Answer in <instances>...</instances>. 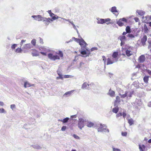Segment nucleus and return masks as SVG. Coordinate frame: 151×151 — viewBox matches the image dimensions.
<instances>
[{
    "label": "nucleus",
    "instance_id": "2eb2a0df",
    "mask_svg": "<svg viewBox=\"0 0 151 151\" xmlns=\"http://www.w3.org/2000/svg\"><path fill=\"white\" fill-rule=\"evenodd\" d=\"M85 67L84 63L83 62L80 63L79 65H78L77 68L80 70H82Z\"/></svg>",
    "mask_w": 151,
    "mask_h": 151
},
{
    "label": "nucleus",
    "instance_id": "0e129e2a",
    "mask_svg": "<svg viewBox=\"0 0 151 151\" xmlns=\"http://www.w3.org/2000/svg\"><path fill=\"white\" fill-rule=\"evenodd\" d=\"M134 19L136 22H137L139 21V18L137 17H135Z\"/></svg>",
    "mask_w": 151,
    "mask_h": 151
},
{
    "label": "nucleus",
    "instance_id": "72a5a7b5",
    "mask_svg": "<svg viewBox=\"0 0 151 151\" xmlns=\"http://www.w3.org/2000/svg\"><path fill=\"white\" fill-rule=\"evenodd\" d=\"M128 123L130 125H132L134 124V121L132 119L130 118V119H128Z\"/></svg>",
    "mask_w": 151,
    "mask_h": 151
},
{
    "label": "nucleus",
    "instance_id": "39448f33",
    "mask_svg": "<svg viewBox=\"0 0 151 151\" xmlns=\"http://www.w3.org/2000/svg\"><path fill=\"white\" fill-rule=\"evenodd\" d=\"M97 23L98 24H103L106 23L107 24L111 23L110 22H109L111 19L109 18H107L105 19H100V18H97Z\"/></svg>",
    "mask_w": 151,
    "mask_h": 151
},
{
    "label": "nucleus",
    "instance_id": "4468645a",
    "mask_svg": "<svg viewBox=\"0 0 151 151\" xmlns=\"http://www.w3.org/2000/svg\"><path fill=\"white\" fill-rule=\"evenodd\" d=\"M146 146L144 145L139 144V151H145Z\"/></svg>",
    "mask_w": 151,
    "mask_h": 151
},
{
    "label": "nucleus",
    "instance_id": "09e8293b",
    "mask_svg": "<svg viewBox=\"0 0 151 151\" xmlns=\"http://www.w3.org/2000/svg\"><path fill=\"white\" fill-rule=\"evenodd\" d=\"M73 136L76 139H80V137L79 136H77L76 134H74L73 135Z\"/></svg>",
    "mask_w": 151,
    "mask_h": 151
},
{
    "label": "nucleus",
    "instance_id": "4d7b16f0",
    "mask_svg": "<svg viewBox=\"0 0 151 151\" xmlns=\"http://www.w3.org/2000/svg\"><path fill=\"white\" fill-rule=\"evenodd\" d=\"M40 53L42 55H45L46 56L47 55V53L46 52H40Z\"/></svg>",
    "mask_w": 151,
    "mask_h": 151
},
{
    "label": "nucleus",
    "instance_id": "69168bd1",
    "mask_svg": "<svg viewBox=\"0 0 151 151\" xmlns=\"http://www.w3.org/2000/svg\"><path fill=\"white\" fill-rule=\"evenodd\" d=\"M147 72L151 76V70H147Z\"/></svg>",
    "mask_w": 151,
    "mask_h": 151
},
{
    "label": "nucleus",
    "instance_id": "5701e85b",
    "mask_svg": "<svg viewBox=\"0 0 151 151\" xmlns=\"http://www.w3.org/2000/svg\"><path fill=\"white\" fill-rule=\"evenodd\" d=\"M89 85L86 82H85L82 84L81 88L82 89H86L87 86H88Z\"/></svg>",
    "mask_w": 151,
    "mask_h": 151
},
{
    "label": "nucleus",
    "instance_id": "9d476101",
    "mask_svg": "<svg viewBox=\"0 0 151 151\" xmlns=\"http://www.w3.org/2000/svg\"><path fill=\"white\" fill-rule=\"evenodd\" d=\"M32 47V45L30 44H27L24 45L22 47L23 49L28 50L31 49Z\"/></svg>",
    "mask_w": 151,
    "mask_h": 151
},
{
    "label": "nucleus",
    "instance_id": "7c9ffc66",
    "mask_svg": "<svg viewBox=\"0 0 151 151\" xmlns=\"http://www.w3.org/2000/svg\"><path fill=\"white\" fill-rule=\"evenodd\" d=\"M116 23L120 26H122L124 25L123 23L122 22V21L120 19L118 20H116Z\"/></svg>",
    "mask_w": 151,
    "mask_h": 151
},
{
    "label": "nucleus",
    "instance_id": "ddd939ff",
    "mask_svg": "<svg viewBox=\"0 0 151 151\" xmlns=\"http://www.w3.org/2000/svg\"><path fill=\"white\" fill-rule=\"evenodd\" d=\"M32 54L33 56H37L39 55L40 52L35 49L32 50Z\"/></svg>",
    "mask_w": 151,
    "mask_h": 151
},
{
    "label": "nucleus",
    "instance_id": "774afa93",
    "mask_svg": "<svg viewBox=\"0 0 151 151\" xmlns=\"http://www.w3.org/2000/svg\"><path fill=\"white\" fill-rule=\"evenodd\" d=\"M57 73L59 76L62 75V73L60 72H59V71H58V70L57 71Z\"/></svg>",
    "mask_w": 151,
    "mask_h": 151
},
{
    "label": "nucleus",
    "instance_id": "680f3d73",
    "mask_svg": "<svg viewBox=\"0 0 151 151\" xmlns=\"http://www.w3.org/2000/svg\"><path fill=\"white\" fill-rule=\"evenodd\" d=\"M122 115L124 119L126 116V115H127L126 114V113L125 112H123V114H122Z\"/></svg>",
    "mask_w": 151,
    "mask_h": 151
},
{
    "label": "nucleus",
    "instance_id": "cd10ccee",
    "mask_svg": "<svg viewBox=\"0 0 151 151\" xmlns=\"http://www.w3.org/2000/svg\"><path fill=\"white\" fill-rule=\"evenodd\" d=\"M109 94L111 97H113L114 96L115 92L114 91L111 90V89L109 90Z\"/></svg>",
    "mask_w": 151,
    "mask_h": 151
},
{
    "label": "nucleus",
    "instance_id": "bb28decb",
    "mask_svg": "<svg viewBox=\"0 0 151 151\" xmlns=\"http://www.w3.org/2000/svg\"><path fill=\"white\" fill-rule=\"evenodd\" d=\"M69 119V118L68 117H66L63 119H59L58 120L63 123H66L68 122Z\"/></svg>",
    "mask_w": 151,
    "mask_h": 151
},
{
    "label": "nucleus",
    "instance_id": "de8ad7c7",
    "mask_svg": "<svg viewBox=\"0 0 151 151\" xmlns=\"http://www.w3.org/2000/svg\"><path fill=\"white\" fill-rule=\"evenodd\" d=\"M111 58V59L112 61V62H113V63H115V62L117 61L118 60L117 59H116L113 58V57H112V58Z\"/></svg>",
    "mask_w": 151,
    "mask_h": 151
},
{
    "label": "nucleus",
    "instance_id": "bf43d9fd",
    "mask_svg": "<svg viewBox=\"0 0 151 151\" xmlns=\"http://www.w3.org/2000/svg\"><path fill=\"white\" fill-rule=\"evenodd\" d=\"M34 147L37 149H39L40 148V147L38 145H34Z\"/></svg>",
    "mask_w": 151,
    "mask_h": 151
},
{
    "label": "nucleus",
    "instance_id": "c756f323",
    "mask_svg": "<svg viewBox=\"0 0 151 151\" xmlns=\"http://www.w3.org/2000/svg\"><path fill=\"white\" fill-rule=\"evenodd\" d=\"M86 124V126L89 127H91L94 125V124L93 123L90 122H88Z\"/></svg>",
    "mask_w": 151,
    "mask_h": 151
},
{
    "label": "nucleus",
    "instance_id": "c9c22d12",
    "mask_svg": "<svg viewBox=\"0 0 151 151\" xmlns=\"http://www.w3.org/2000/svg\"><path fill=\"white\" fill-rule=\"evenodd\" d=\"M6 111L3 108H0V113L6 114Z\"/></svg>",
    "mask_w": 151,
    "mask_h": 151
},
{
    "label": "nucleus",
    "instance_id": "052dcab7",
    "mask_svg": "<svg viewBox=\"0 0 151 151\" xmlns=\"http://www.w3.org/2000/svg\"><path fill=\"white\" fill-rule=\"evenodd\" d=\"M102 57L103 59V60L104 61V64H105L106 61V57L104 56H103Z\"/></svg>",
    "mask_w": 151,
    "mask_h": 151
},
{
    "label": "nucleus",
    "instance_id": "c03bdc74",
    "mask_svg": "<svg viewBox=\"0 0 151 151\" xmlns=\"http://www.w3.org/2000/svg\"><path fill=\"white\" fill-rule=\"evenodd\" d=\"M10 108L12 110H13L16 108L15 105L14 104L11 105H10Z\"/></svg>",
    "mask_w": 151,
    "mask_h": 151
},
{
    "label": "nucleus",
    "instance_id": "6e6552de",
    "mask_svg": "<svg viewBox=\"0 0 151 151\" xmlns=\"http://www.w3.org/2000/svg\"><path fill=\"white\" fill-rule=\"evenodd\" d=\"M78 40L79 42V43L81 47H83L85 49V50H86V45H87V44L86 42L83 39H79Z\"/></svg>",
    "mask_w": 151,
    "mask_h": 151
},
{
    "label": "nucleus",
    "instance_id": "b1692460",
    "mask_svg": "<svg viewBox=\"0 0 151 151\" xmlns=\"http://www.w3.org/2000/svg\"><path fill=\"white\" fill-rule=\"evenodd\" d=\"M33 125V124H26L24 125V127L26 129H28L31 128L32 126Z\"/></svg>",
    "mask_w": 151,
    "mask_h": 151
},
{
    "label": "nucleus",
    "instance_id": "f03ea898",
    "mask_svg": "<svg viewBox=\"0 0 151 151\" xmlns=\"http://www.w3.org/2000/svg\"><path fill=\"white\" fill-rule=\"evenodd\" d=\"M97 50V48L96 47H92L91 50V51L87 49H86V50H85L84 49L82 48L81 53L82 55V56L83 57H86L89 56L91 51H93L94 50Z\"/></svg>",
    "mask_w": 151,
    "mask_h": 151
},
{
    "label": "nucleus",
    "instance_id": "6e6d98bb",
    "mask_svg": "<svg viewBox=\"0 0 151 151\" xmlns=\"http://www.w3.org/2000/svg\"><path fill=\"white\" fill-rule=\"evenodd\" d=\"M122 115V113H119L117 114L116 115V117H119L121 116Z\"/></svg>",
    "mask_w": 151,
    "mask_h": 151
},
{
    "label": "nucleus",
    "instance_id": "5fc2aeb1",
    "mask_svg": "<svg viewBox=\"0 0 151 151\" xmlns=\"http://www.w3.org/2000/svg\"><path fill=\"white\" fill-rule=\"evenodd\" d=\"M120 19L121 20L122 22L123 21L125 22H127V19L125 18H123L122 19Z\"/></svg>",
    "mask_w": 151,
    "mask_h": 151
},
{
    "label": "nucleus",
    "instance_id": "6ab92c4d",
    "mask_svg": "<svg viewBox=\"0 0 151 151\" xmlns=\"http://www.w3.org/2000/svg\"><path fill=\"white\" fill-rule=\"evenodd\" d=\"M109 10L114 14V13L115 12H118V11L116 9V6L112 7L110 9H109Z\"/></svg>",
    "mask_w": 151,
    "mask_h": 151
},
{
    "label": "nucleus",
    "instance_id": "9b49d317",
    "mask_svg": "<svg viewBox=\"0 0 151 151\" xmlns=\"http://www.w3.org/2000/svg\"><path fill=\"white\" fill-rule=\"evenodd\" d=\"M145 56L144 55H142L139 58L138 60L139 63H142L145 61Z\"/></svg>",
    "mask_w": 151,
    "mask_h": 151
},
{
    "label": "nucleus",
    "instance_id": "20e7f679",
    "mask_svg": "<svg viewBox=\"0 0 151 151\" xmlns=\"http://www.w3.org/2000/svg\"><path fill=\"white\" fill-rule=\"evenodd\" d=\"M133 94V92L126 91L124 94H122L119 93V95H120L121 98H124L126 97L127 99L128 100L132 97Z\"/></svg>",
    "mask_w": 151,
    "mask_h": 151
},
{
    "label": "nucleus",
    "instance_id": "a878e982",
    "mask_svg": "<svg viewBox=\"0 0 151 151\" xmlns=\"http://www.w3.org/2000/svg\"><path fill=\"white\" fill-rule=\"evenodd\" d=\"M118 52H113L112 55V57L115 58L116 59H118Z\"/></svg>",
    "mask_w": 151,
    "mask_h": 151
},
{
    "label": "nucleus",
    "instance_id": "7ed1b4c3",
    "mask_svg": "<svg viewBox=\"0 0 151 151\" xmlns=\"http://www.w3.org/2000/svg\"><path fill=\"white\" fill-rule=\"evenodd\" d=\"M86 120L85 119L82 118L79 119L78 126L80 129H82L86 124Z\"/></svg>",
    "mask_w": 151,
    "mask_h": 151
},
{
    "label": "nucleus",
    "instance_id": "e2e57ef3",
    "mask_svg": "<svg viewBox=\"0 0 151 151\" xmlns=\"http://www.w3.org/2000/svg\"><path fill=\"white\" fill-rule=\"evenodd\" d=\"M56 79H63V77L62 76V75L59 76V77H57L56 78Z\"/></svg>",
    "mask_w": 151,
    "mask_h": 151
},
{
    "label": "nucleus",
    "instance_id": "4c0bfd02",
    "mask_svg": "<svg viewBox=\"0 0 151 151\" xmlns=\"http://www.w3.org/2000/svg\"><path fill=\"white\" fill-rule=\"evenodd\" d=\"M143 80L146 83H147L148 81V77L147 76H145L143 78Z\"/></svg>",
    "mask_w": 151,
    "mask_h": 151
},
{
    "label": "nucleus",
    "instance_id": "49530a36",
    "mask_svg": "<svg viewBox=\"0 0 151 151\" xmlns=\"http://www.w3.org/2000/svg\"><path fill=\"white\" fill-rule=\"evenodd\" d=\"M17 46V44H14L11 46V48L12 50L14 49Z\"/></svg>",
    "mask_w": 151,
    "mask_h": 151
},
{
    "label": "nucleus",
    "instance_id": "58836bf2",
    "mask_svg": "<svg viewBox=\"0 0 151 151\" xmlns=\"http://www.w3.org/2000/svg\"><path fill=\"white\" fill-rule=\"evenodd\" d=\"M31 43L34 46H35L36 44V40L34 39H33L31 41Z\"/></svg>",
    "mask_w": 151,
    "mask_h": 151
},
{
    "label": "nucleus",
    "instance_id": "412c9836",
    "mask_svg": "<svg viewBox=\"0 0 151 151\" xmlns=\"http://www.w3.org/2000/svg\"><path fill=\"white\" fill-rule=\"evenodd\" d=\"M133 52L129 49H127L126 51V54L128 56H130L133 54Z\"/></svg>",
    "mask_w": 151,
    "mask_h": 151
},
{
    "label": "nucleus",
    "instance_id": "a18cd8bd",
    "mask_svg": "<svg viewBox=\"0 0 151 151\" xmlns=\"http://www.w3.org/2000/svg\"><path fill=\"white\" fill-rule=\"evenodd\" d=\"M55 16H53L52 17V19L53 20H55L56 19H58V18H61V17H59L58 16H57V15H55Z\"/></svg>",
    "mask_w": 151,
    "mask_h": 151
},
{
    "label": "nucleus",
    "instance_id": "864d4df0",
    "mask_svg": "<svg viewBox=\"0 0 151 151\" xmlns=\"http://www.w3.org/2000/svg\"><path fill=\"white\" fill-rule=\"evenodd\" d=\"M127 134V132H123L122 133V135L123 136H126Z\"/></svg>",
    "mask_w": 151,
    "mask_h": 151
},
{
    "label": "nucleus",
    "instance_id": "423d86ee",
    "mask_svg": "<svg viewBox=\"0 0 151 151\" xmlns=\"http://www.w3.org/2000/svg\"><path fill=\"white\" fill-rule=\"evenodd\" d=\"M98 131L101 132H106L109 133V129L107 128V127L106 125L101 124L100 127L98 129Z\"/></svg>",
    "mask_w": 151,
    "mask_h": 151
},
{
    "label": "nucleus",
    "instance_id": "4be33fe9",
    "mask_svg": "<svg viewBox=\"0 0 151 151\" xmlns=\"http://www.w3.org/2000/svg\"><path fill=\"white\" fill-rule=\"evenodd\" d=\"M39 50L41 51H43L45 52L49 51V50L47 47H40L39 48Z\"/></svg>",
    "mask_w": 151,
    "mask_h": 151
},
{
    "label": "nucleus",
    "instance_id": "79ce46f5",
    "mask_svg": "<svg viewBox=\"0 0 151 151\" xmlns=\"http://www.w3.org/2000/svg\"><path fill=\"white\" fill-rule=\"evenodd\" d=\"M73 76L72 75H65L64 76V78H73Z\"/></svg>",
    "mask_w": 151,
    "mask_h": 151
},
{
    "label": "nucleus",
    "instance_id": "603ef678",
    "mask_svg": "<svg viewBox=\"0 0 151 151\" xmlns=\"http://www.w3.org/2000/svg\"><path fill=\"white\" fill-rule=\"evenodd\" d=\"M80 55H78L76 56L75 57V59L73 60V61H76L77 60H78V56Z\"/></svg>",
    "mask_w": 151,
    "mask_h": 151
},
{
    "label": "nucleus",
    "instance_id": "338daca9",
    "mask_svg": "<svg viewBox=\"0 0 151 151\" xmlns=\"http://www.w3.org/2000/svg\"><path fill=\"white\" fill-rule=\"evenodd\" d=\"M4 105V103L1 101H0V106H3Z\"/></svg>",
    "mask_w": 151,
    "mask_h": 151
},
{
    "label": "nucleus",
    "instance_id": "13d9d810",
    "mask_svg": "<svg viewBox=\"0 0 151 151\" xmlns=\"http://www.w3.org/2000/svg\"><path fill=\"white\" fill-rule=\"evenodd\" d=\"M71 24L72 25L73 28L75 29H77V28H76L75 25L73 24V22H71Z\"/></svg>",
    "mask_w": 151,
    "mask_h": 151
},
{
    "label": "nucleus",
    "instance_id": "393cba45",
    "mask_svg": "<svg viewBox=\"0 0 151 151\" xmlns=\"http://www.w3.org/2000/svg\"><path fill=\"white\" fill-rule=\"evenodd\" d=\"M127 36V37H128L129 40H132L135 38V36L132 34L129 33Z\"/></svg>",
    "mask_w": 151,
    "mask_h": 151
},
{
    "label": "nucleus",
    "instance_id": "f704fd0d",
    "mask_svg": "<svg viewBox=\"0 0 151 151\" xmlns=\"http://www.w3.org/2000/svg\"><path fill=\"white\" fill-rule=\"evenodd\" d=\"M126 31L128 34L131 32L130 27L129 26H127L126 28Z\"/></svg>",
    "mask_w": 151,
    "mask_h": 151
},
{
    "label": "nucleus",
    "instance_id": "dca6fc26",
    "mask_svg": "<svg viewBox=\"0 0 151 151\" xmlns=\"http://www.w3.org/2000/svg\"><path fill=\"white\" fill-rule=\"evenodd\" d=\"M120 97L117 96L116 97V99L115 101L114 106H117L118 105V104L120 102Z\"/></svg>",
    "mask_w": 151,
    "mask_h": 151
},
{
    "label": "nucleus",
    "instance_id": "a19ab883",
    "mask_svg": "<svg viewBox=\"0 0 151 151\" xmlns=\"http://www.w3.org/2000/svg\"><path fill=\"white\" fill-rule=\"evenodd\" d=\"M144 29L145 33H146L148 32V29L146 25L144 26Z\"/></svg>",
    "mask_w": 151,
    "mask_h": 151
},
{
    "label": "nucleus",
    "instance_id": "c85d7f7f",
    "mask_svg": "<svg viewBox=\"0 0 151 151\" xmlns=\"http://www.w3.org/2000/svg\"><path fill=\"white\" fill-rule=\"evenodd\" d=\"M142 19L145 22H146L149 20H150L149 16H147L145 17L143 16L142 17Z\"/></svg>",
    "mask_w": 151,
    "mask_h": 151
},
{
    "label": "nucleus",
    "instance_id": "0eeeda50",
    "mask_svg": "<svg viewBox=\"0 0 151 151\" xmlns=\"http://www.w3.org/2000/svg\"><path fill=\"white\" fill-rule=\"evenodd\" d=\"M32 17L36 20L38 21H45L44 17H42L40 15H33Z\"/></svg>",
    "mask_w": 151,
    "mask_h": 151
},
{
    "label": "nucleus",
    "instance_id": "ea45409f",
    "mask_svg": "<svg viewBox=\"0 0 151 151\" xmlns=\"http://www.w3.org/2000/svg\"><path fill=\"white\" fill-rule=\"evenodd\" d=\"M112 148L113 151H121L120 149L116 148L114 146H112Z\"/></svg>",
    "mask_w": 151,
    "mask_h": 151
},
{
    "label": "nucleus",
    "instance_id": "473e14b6",
    "mask_svg": "<svg viewBox=\"0 0 151 151\" xmlns=\"http://www.w3.org/2000/svg\"><path fill=\"white\" fill-rule=\"evenodd\" d=\"M111 58H109L107 59V65L111 64H113V62Z\"/></svg>",
    "mask_w": 151,
    "mask_h": 151
},
{
    "label": "nucleus",
    "instance_id": "8fccbe9b",
    "mask_svg": "<svg viewBox=\"0 0 151 151\" xmlns=\"http://www.w3.org/2000/svg\"><path fill=\"white\" fill-rule=\"evenodd\" d=\"M148 42L149 44V45L148 46V48H150L151 47V40H148Z\"/></svg>",
    "mask_w": 151,
    "mask_h": 151
},
{
    "label": "nucleus",
    "instance_id": "37998d69",
    "mask_svg": "<svg viewBox=\"0 0 151 151\" xmlns=\"http://www.w3.org/2000/svg\"><path fill=\"white\" fill-rule=\"evenodd\" d=\"M44 20L45 21H43V22H50V20H51V19L50 18H46L44 17Z\"/></svg>",
    "mask_w": 151,
    "mask_h": 151
},
{
    "label": "nucleus",
    "instance_id": "f3484780",
    "mask_svg": "<svg viewBox=\"0 0 151 151\" xmlns=\"http://www.w3.org/2000/svg\"><path fill=\"white\" fill-rule=\"evenodd\" d=\"M74 91V90H72L66 92L63 95V96L67 97L70 96Z\"/></svg>",
    "mask_w": 151,
    "mask_h": 151
},
{
    "label": "nucleus",
    "instance_id": "2f4dec72",
    "mask_svg": "<svg viewBox=\"0 0 151 151\" xmlns=\"http://www.w3.org/2000/svg\"><path fill=\"white\" fill-rule=\"evenodd\" d=\"M118 105L117 106H116V107L114 108H113L112 110V111L113 112L115 113H117L119 111V108L117 107Z\"/></svg>",
    "mask_w": 151,
    "mask_h": 151
},
{
    "label": "nucleus",
    "instance_id": "e433bc0d",
    "mask_svg": "<svg viewBox=\"0 0 151 151\" xmlns=\"http://www.w3.org/2000/svg\"><path fill=\"white\" fill-rule=\"evenodd\" d=\"M22 51V50L20 48H18L15 50V52L17 53L21 52Z\"/></svg>",
    "mask_w": 151,
    "mask_h": 151
},
{
    "label": "nucleus",
    "instance_id": "a211bd4d",
    "mask_svg": "<svg viewBox=\"0 0 151 151\" xmlns=\"http://www.w3.org/2000/svg\"><path fill=\"white\" fill-rule=\"evenodd\" d=\"M136 12L140 16H143L145 14V12L142 10H137L136 11Z\"/></svg>",
    "mask_w": 151,
    "mask_h": 151
},
{
    "label": "nucleus",
    "instance_id": "f257e3e1",
    "mask_svg": "<svg viewBox=\"0 0 151 151\" xmlns=\"http://www.w3.org/2000/svg\"><path fill=\"white\" fill-rule=\"evenodd\" d=\"M48 58L50 60L55 61L57 60H60V58H62L63 56V54L61 51H59L58 53H50L47 55Z\"/></svg>",
    "mask_w": 151,
    "mask_h": 151
},
{
    "label": "nucleus",
    "instance_id": "3c124183",
    "mask_svg": "<svg viewBox=\"0 0 151 151\" xmlns=\"http://www.w3.org/2000/svg\"><path fill=\"white\" fill-rule=\"evenodd\" d=\"M66 129V126H63L61 129V130L63 131H65Z\"/></svg>",
    "mask_w": 151,
    "mask_h": 151
},
{
    "label": "nucleus",
    "instance_id": "f8f14e48",
    "mask_svg": "<svg viewBox=\"0 0 151 151\" xmlns=\"http://www.w3.org/2000/svg\"><path fill=\"white\" fill-rule=\"evenodd\" d=\"M147 37L146 35L144 36L141 40V42L143 46L145 45V42L147 41Z\"/></svg>",
    "mask_w": 151,
    "mask_h": 151
},
{
    "label": "nucleus",
    "instance_id": "aec40b11",
    "mask_svg": "<svg viewBox=\"0 0 151 151\" xmlns=\"http://www.w3.org/2000/svg\"><path fill=\"white\" fill-rule=\"evenodd\" d=\"M33 84H31L27 81H25L24 82V87L25 88H27L33 86Z\"/></svg>",
    "mask_w": 151,
    "mask_h": 151
},
{
    "label": "nucleus",
    "instance_id": "1a4fd4ad",
    "mask_svg": "<svg viewBox=\"0 0 151 151\" xmlns=\"http://www.w3.org/2000/svg\"><path fill=\"white\" fill-rule=\"evenodd\" d=\"M118 39L121 41V45L122 46L126 40V37L124 35L118 37Z\"/></svg>",
    "mask_w": 151,
    "mask_h": 151
}]
</instances>
